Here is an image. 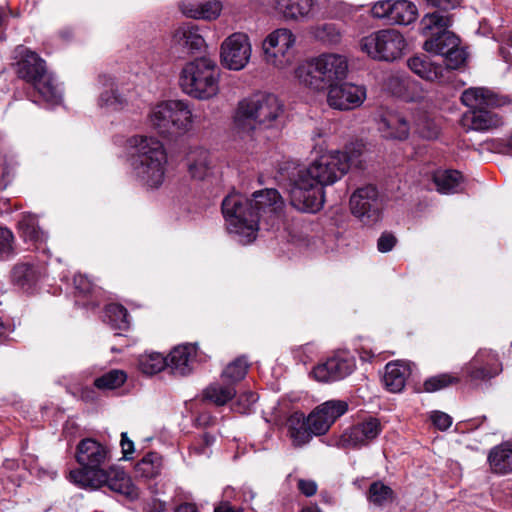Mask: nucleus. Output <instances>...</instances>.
<instances>
[{"label":"nucleus","instance_id":"2eb2a0df","mask_svg":"<svg viewBox=\"0 0 512 512\" xmlns=\"http://www.w3.org/2000/svg\"><path fill=\"white\" fill-rule=\"evenodd\" d=\"M251 53L249 36L243 32H235L225 38L220 46L221 64L229 70H242L249 63Z\"/></svg>","mask_w":512,"mask_h":512},{"label":"nucleus","instance_id":"338daca9","mask_svg":"<svg viewBox=\"0 0 512 512\" xmlns=\"http://www.w3.org/2000/svg\"><path fill=\"white\" fill-rule=\"evenodd\" d=\"M215 512H236L229 504L224 503L215 508Z\"/></svg>","mask_w":512,"mask_h":512},{"label":"nucleus","instance_id":"ea45409f","mask_svg":"<svg viewBox=\"0 0 512 512\" xmlns=\"http://www.w3.org/2000/svg\"><path fill=\"white\" fill-rule=\"evenodd\" d=\"M313 36L326 45H337L342 40V32L334 23H323L312 29Z\"/></svg>","mask_w":512,"mask_h":512},{"label":"nucleus","instance_id":"f704fd0d","mask_svg":"<svg viewBox=\"0 0 512 512\" xmlns=\"http://www.w3.org/2000/svg\"><path fill=\"white\" fill-rule=\"evenodd\" d=\"M74 286L79 295L88 298L84 306L95 308L100 304L102 289L94 284L86 275L78 274L74 277Z\"/></svg>","mask_w":512,"mask_h":512},{"label":"nucleus","instance_id":"5701e85b","mask_svg":"<svg viewBox=\"0 0 512 512\" xmlns=\"http://www.w3.org/2000/svg\"><path fill=\"white\" fill-rule=\"evenodd\" d=\"M178 8L187 18L214 21L221 15L223 4L219 0H210L198 4L189 1H181L178 4Z\"/></svg>","mask_w":512,"mask_h":512},{"label":"nucleus","instance_id":"20e7f679","mask_svg":"<svg viewBox=\"0 0 512 512\" xmlns=\"http://www.w3.org/2000/svg\"><path fill=\"white\" fill-rule=\"evenodd\" d=\"M128 163L134 181L147 191L162 187L168 169V155L155 137L135 135L126 142Z\"/></svg>","mask_w":512,"mask_h":512},{"label":"nucleus","instance_id":"412c9836","mask_svg":"<svg viewBox=\"0 0 512 512\" xmlns=\"http://www.w3.org/2000/svg\"><path fill=\"white\" fill-rule=\"evenodd\" d=\"M503 123L502 117L489 108L469 110L461 118V125L467 130L486 131Z\"/></svg>","mask_w":512,"mask_h":512},{"label":"nucleus","instance_id":"f8f14e48","mask_svg":"<svg viewBox=\"0 0 512 512\" xmlns=\"http://www.w3.org/2000/svg\"><path fill=\"white\" fill-rule=\"evenodd\" d=\"M296 37L287 28H278L269 33L262 43L264 61L276 69L283 70L292 65L295 58Z\"/></svg>","mask_w":512,"mask_h":512},{"label":"nucleus","instance_id":"09e8293b","mask_svg":"<svg viewBox=\"0 0 512 512\" xmlns=\"http://www.w3.org/2000/svg\"><path fill=\"white\" fill-rule=\"evenodd\" d=\"M14 241L15 237L13 232L7 227L0 226V258L8 259L14 255Z\"/></svg>","mask_w":512,"mask_h":512},{"label":"nucleus","instance_id":"1a4fd4ad","mask_svg":"<svg viewBox=\"0 0 512 512\" xmlns=\"http://www.w3.org/2000/svg\"><path fill=\"white\" fill-rule=\"evenodd\" d=\"M149 121L151 126L163 136L184 135L192 129L193 115L187 102L169 100L151 109Z\"/></svg>","mask_w":512,"mask_h":512},{"label":"nucleus","instance_id":"c03bdc74","mask_svg":"<svg viewBox=\"0 0 512 512\" xmlns=\"http://www.w3.org/2000/svg\"><path fill=\"white\" fill-rule=\"evenodd\" d=\"M393 490L380 481L373 482L368 491V499L371 503L381 506L393 500Z\"/></svg>","mask_w":512,"mask_h":512},{"label":"nucleus","instance_id":"0eeeda50","mask_svg":"<svg viewBox=\"0 0 512 512\" xmlns=\"http://www.w3.org/2000/svg\"><path fill=\"white\" fill-rule=\"evenodd\" d=\"M17 52L21 59L17 62V72L20 78L31 84L39 98L49 107L61 103V95L55 85V79L48 71L45 61L35 52L19 46Z\"/></svg>","mask_w":512,"mask_h":512},{"label":"nucleus","instance_id":"864d4df0","mask_svg":"<svg viewBox=\"0 0 512 512\" xmlns=\"http://www.w3.org/2000/svg\"><path fill=\"white\" fill-rule=\"evenodd\" d=\"M430 419L433 425L442 431L447 430L452 425V418L441 411L432 412Z\"/></svg>","mask_w":512,"mask_h":512},{"label":"nucleus","instance_id":"4468645a","mask_svg":"<svg viewBox=\"0 0 512 512\" xmlns=\"http://www.w3.org/2000/svg\"><path fill=\"white\" fill-rule=\"evenodd\" d=\"M370 15L389 24L407 26L416 21L418 9L410 0H379L371 5Z\"/></svg>","mask_w":512,"mask_h":512},{"label":"nucleus","instance_id":"6ab92c4d","mask_svg":"<svg viewBox=\"0 0 512 512\" xmlns=\"http://www.w3.org/2000/svg\"><path fill=\"white\" fill-rule=\"evenodd\" d=\"M462 371L471 382L491 378L499 372L497 354L492 350L480 349Z\"/></svg>","mask_w":512,"mask_h":512},{"label":"nucleus","instance_id":"de8ad7c7","mask_svg":"<svg viewBox=\"0 0 512 512\" xmlns=\"http://www.w3.org/2000/svg\"><path fill=\"white\" fill-rule=\"evenodd\" d=\"M305 421L308 429L313 433V435L325 434L332 425L327 419H325V416L320 415L315 410L309 414Z\"/></svg>","mask_w":512,"mask_h":512},{"label":"nucleus","instance_id":"aec40b11","mask_svg":"<svg viewBox=\"0 0 512 512\" xmlns=\"http://www.w3.org/2000/svg\"><path fill=\"white\" fill-rule=\"evenodd\" d=\"M184 163L189 176L195 180H204L213 169L210 152L201 146L190 147L185 155Z\"/></svg>","mask_w":512,"mask_h":512},{"label":"nucleus","instance_id":"774afa93","mask_svg":"<svg viewBox=\"0 0 512 512\" xmlns=\"http://www.w3.org/2000/svg\"><path fill=\"white\" fill-rule=\"evenodd\" d=\"M302 512H322L317 505H309L302 509Z\"/></svg>","mask_w":512,"mask_h":512},{"label":"nucleus","instance_id":"0e129e2a","mask_svg":"<svg viewBox=\"0 0 512 512\" xmlns=\"http://www.w3.org/2000/svg\"><path fill=\"white\" fill-rule=\"evenodd\" d=\"M12 331V326L9 323H4L2 317L0 316V342L5 340Z\"/></svg>","mask_w":512,"mask_h":512},{"label":"nucleus","instance_id":"2f4dec72","mask_svg":"<svg viewBox=\"0 0 512 512\" xmlns=\"http://www.w3.org/2000/svg\"><path fill=\"white\" fill-rule=\"evenodd\" d=\"M314 5L313 0H277V8L286 19H307Z\"/></svg>","mask_w":512,"mask_h":512},{"label":"nucleus","instance_id":"c85d7f7f","mask_svg":"<svg viewBox=\"0 0 512 512\" xmlns=\"http://www.w3.org/2000/svg\"><path fill=\"white\" fill-rule=\"evenodd\" d=\"M379 130L385 138L404 140L409 135L410 125L401 114L387 112L379 122Z\"/></svg>","mask_w":512,"mask_h":512},{"label":"nucleus","instance_id":"a18cd8bd","mask_svg":"<svg viewBox=\"0 0 512 512\" xmlns=\"http://www.w3.org/2000/svg\"><path fill=\"white\" fill-rule=\"evenodd\" d=\"M105 314L113 327L126 329L129 326L128 312L124 306L116 303L109 304L106 306Z\"/></svg>","mask_w":512,"mask_h":512},{"label":"nucleus","instance_id":"8fccbe9b","mask_svg":"<svg viewBox=\"0 0 512 512\" xmlns=\"http://www.w3.org/2000/svg\"><path fill=\"white\" fill-rule=\"evenodd\" d=\"M444 57L446 63V67L444 68L446 69L445 73H447L448 70L458 69L465 63L466 52L464 51L463 48L460 47L459 44L458 46H456V48L446 53Z\"/></svg>","mask_w":512,"mask_h":512},{"label":"nucleus","instance_id":"37998d69","mask_svg":"<svg viewBox=\"0 0 512 512\" xmlns=\"http://www.w3.org/2000/svg\"><path fill=\"white\" fill-rule=\"evenodd\" d=\"M247 369L248 363L246 359L244 357H239L227 365L223 370L221 377L223 380L234 386L235 383L241 381L245 377Z\"/></svg>","mask_w":512,"mask_h":512},{"label":"nucleus","instance_id":"393cba45","mask_svg":"<svg viewBox=\"0 0 512 512\" xmlns=\"http://www.w3.org/2000/svg\"><path fill=\"white\" fill-rule=\"evenodd\" d=\"M172 45L191 52L199 51L205 46V40L197 25L182 23L173 32Z\"/></svg>","mask_w":512,"mask_h":512},{"label":"nucleus","instance_id":"72a5a7b5","mask_svg":"<svg viewBox=\"0 0 512 512\" xmlns=\"http://www.w3.org/2000/svg\"><path fill=\"white\" fill-rule=\"evenodd\" d=\"M433 181L440 193H458L462 190L463 176L457 170H443L434 173Z\"/></svg>","mask_w":512,"mask_h":512},{"label":"nucleus","instance_id":"052dcab7","mask_svg":"<svg viewBox=\"0 0 512 512\" xmlns=\"http://www.w3.org/2000/svg\"><path fill=\"white\" fill-rule=\"evenodd\" d=\"M427 3L442 11H448L460 5L461 0H426Z\"/></svg>","mask_w":512,"mask_h":512},{"label":"nucleus","instance_id":"a19ab883","mask_svg":"<svg viewBox=\"0 0 512 512\" xmlns=\"http://www.w3.org/2000/svg\"><path fill=\"white\" fill-rule=\"evenodd\" d=\"M127 379V374L123 370L113 369L97 377L94 385L100 390H114L121 387Z\"/></svg>","mask_w":512,"mask_h":512},{"label":"nucleus","instance_id":"473e14b6","mask_svg":"<svg viewBox=\"0 0 512 512\" xmlns=\"http://www.w3.org/2000/svg\"><path fill=\"white\" fill-rule=\"evenodd\" d=\"M100 81L106 88L101 92L98 100V104L101 107H105L111 111L121 110L127 103L126 98L118 93L115 87L114 81L111 77L106 75L100 76Z\"/></svg>","mask_w":512,"mask_h":512},{"label":"nucleus","instance_id":"a878e982","mask_svg":"<svg viewBox=\"0 0 512 512\" xmlns=\"http://www.w3.org/2000/svg\"><path fill=\"white\" fill-rule=\"evenodd\" d=\"M461 101L471 110L499 107L504 103L494 92L483 87L466 89L461 95Z\"/></svg>","mask_w":512,"mask_h":512},{"label":"nucleus","instance_id":"ddd939ff","mask_svg":"<svg viewBox=\"0 0 512 512\" xmlns=\"http://www.w3.org/2000/svg\"><path fill=\"white\" fill-rule=\"evenodd\" d=\"M382 429L378 418L368 416L346 428L340 435L331 438L330 445L341 449L358 450L376 440Z\"/></svg>","mask_w":512,"mask_h":512},{"label":"nucleus","instance_id":"58836bf2","mask_svg":"<svg viewBox=\"0 0 512 512\" xmlns=\"http://www.w3.org/2000/svg\"><path fill=\"white\" fill-rule=\"evenodd\" d=\"M168 360L157 352L145 353L138 359L139 370L147 375H154L167 367Z\"/></svg>","mask_w":512,"mask_h":512},{"label":"nucleus","instance_id":"5fc2aeb1","mask_svg":"<svg viewBox=\"0 0 512 512\" xmlns=\"http://www.w3.org/2000/svg\"><path fill=\"white\" fill-rule=\"evenodd\" d=\"M215 442V437L208 433H204L197 443L191 447L192 451L198 455L207 454V449Z\"/></svg>","mask_w":512,"mask_h":512},{"label":"nucleus","instance_id":"39448f33","mask_svg":"<svg viewBox=\"0 0 512 512\" xmlns=\"http://www.w3.org/2000/svg\"><path fill=\"white\" fill-rule=\"evenodd\" d=\"M284 115V104L274 94L257 93L239 101L235 114V128L251 134L256 129L278 128Z\"/></svg>","mask_w":512,"mask_h":512},{"label":"nucleus","instance_id":"9b49d317","mask_svg":"<svg viewBox=\"0 0 512 512\" xmlns=\"http://www.w3.org/2000/svg\"><path fill=\"white\" fill-rule=\"evenodd\" d=\"M421 24L423 34L431 36L424 42L425 51L444 56L460 44L459 38L447 30L452 25L449 14L428 13L423 17Z\"/></svg>","mask_w":512,"mask_h":512},{"label":"nucleus","instance_id":"f257e3e1","mask_svg":"<svg viewBox=\"0 0 512 512\" xmlns=\"http://www.w3.org/2000/svg\"><path fill=\"white\" fill-rule=\"evenodd\" d=\"M353 162V156L338 150L318 156L307 167L298 170L291 180V204L300 211H319L325 201L324 188L339 181L349 171Z\"/></svg>","mask_w":512,"mask_h":512},{"label":"nucleus","instance_id":"f03ea898","mask_svg":"<svg viewBox=\"0 0 512 512\" xmlns=\"http://www.w3.org/2000/svg\"><path fill=\"white\" fill-rule=\"evenodd\" d=\"M75 459L79 468L71 470L69 478L76 486L92 490L107 487L129 500L139 497L138 488L121 467H104L110 459V452L98 441L92 438L82 439L76 446Z\"/></svg>","mask_w":512,"mask_h":512},{"label":"nucleus","instance_id":"b1692460","mask_svg":"<svg viewBox=\"0 0 512 512\" xmlns=\"http://www.w3.org/2000/svg\"><path fill=\"white\" fill-rule=\"evenodd\" d=\"M17 231L24 242L39 248L47 240V233L40 227L38 216L31 212L21 214L17 222Z\"/></svg>","mask_w":512,"mask_h":512},{"label":"nucleus","instance_id":"e433bc0d","mask_svg":"<svg viewBox=\"0 0 512 512\" xmlns=\"http://www.w3.org/2000/svg\"><path fill=\"white\" fill-rule=\"evenodd\" d=\"M289 435L294 446L301 447L311 440L313 433L308 429L302 415H299L289 419Z\"/></svg>","mask_w":512,"mask_h":512},{"label":"nucleus","instance_id":"a211bd4d","mask_svg":"<svg viewBox=\"0 0 512 512\" xmlns=\"http://www.w3.org/2000/svg\"><path fill=\"white\" fill-rule=\"evenodd\" d=\"M366 99V89L352 83L336 82L328 88L327 103L337 110L347 111L355 109Z\"/></svg>","mask_w":512,"mask_h":512},{"label":"nucleus","instance_id":"9d476101","mask_svg":"<svg viewBox=\"0 0 512 512\" xmlns=\"http://www.w3.org/2000/svg\"><path fill=\"white\" fill-rule=\"evenodd\" d=\"M359 47L374 60L393 62L405 54L407 41L399 30L386 28L362 37Z\"/></svg>","mask_w":512,"mask_h":512},{"label":"nucleus","instance_id":"49530a36","mask_svg":"<svg viewBox=\"0 0 512 512\" xmlns=\"http://www.w3.org/2000/svg\"><path fill=\"white\" fill-rule=\"evenodd\" d=\"M460 378L452 374L443 373L432 376L424 381L423 388L426 392L433 393L451 385L459 383Z\"/></svg>","mask_w":512,"mask_h":512},{"label":"nucleus","instance_id":"4be33fe9","mask_svg":"<svg viewBox=\"0 0 512 512\" xmlns=\"http://www.w3.org/2000/svg\"><path fill=\"white\" fill-rule=\"evenodd\" d=\"M44 268L38 264L22 262L16 264L11 271L14 285L24 292H32L37 283L44 276Z\"/></svg>","mask_w":512,"mask_h":512},{"label":"nucleus","instance_id":"7ed1b4c3","mask_svg":"<svg viewBox=\"0 0 512 512\" xmlns=\"http://www.w3.org/2000/svg\"><path fill=\"white\" fill-rule=\"evenodd\" d=\"M284 202L276 189H264L253 193L251 200L238 193H231L222 202V212L228 229L246 244L256 238L260 225L273 228L281 219Z\"/></svg>","mask_w":512,"mask_h":512},{"label":"nucleus","instance_id":"69168bd1","mask_svg":"<svg viewBox=\"0 0 512 512\" xmlns=\"http://www.w3.org/2000/svg\"><path fill=\"white\" fill-rule=\"evenodd\" d=\"M176 512H198V509L193 503H182L176 508Z\"/></svg>","mask_w":512,"mask_h":512},{"label":"nucleus","instance_id":"423d86ee","mask_svg":"<svg viewBox=\"0 0 512 512\" xmlns=\"http://www.w3.org/2000/svg\"><path fill=\"white\" fill-rule=\"evenodd\" d=\"M347 73L348 60L337 53H323L295 69L299 83L314 91H324L336 82L343 81Z\"/></svg>","mask_w":512,"mask_h":512},{"label":"nucleus","instance_id":"dca6fc26","mask_svg":"<svg viewBox=\"0 0 512 512\" xmlns=\"http://www.w3.org/2000/svg\"><path fill=\"white\" fill-rule=\"evenodd\" d=\"M381 208L379 192L373 185L356 189L350 197L352 214L365 224L376 222L379 219Z\"/></svg>","mask_w":512,"mask_h":512},{"label":"nucleus","instance_id":"603ef678","mask_svg":"<svg viewBox=\"0 0 512 512\" xmlns=\"http://www.w3.org/2000/svg\"><path fill=\"white\" fill-rule=\"evenodd\" d=\"M416 131L425 139H435L439 135V128L437 124L428 118H425L417 124Z\"/></svg>","mask_w":512,"mask_h":512},{"label":"nucleus","instance_id":"bb28decb","mask_svg":"<svg viewBox=\"0 0 512 512\" xmlns=\"http://www.w3.org/2000/svg\"><path fill=\"white\" fill-rule=\"evenodd\" d=\"M196 356V347L193 344L176 346L168 355L167 368L174 374L187 375L191 372V363Z\"/></svg>","mask_w":512,"mask_h":512},{"label":"nucleus","instance_id":"6e6552de","mask_svg":"<svg viewBox=\"0 0 512 512\" xmlns=\"http://www.w3.org/2000/svg\"><path fill=\"white\" fill-rule=\"evenodd\" d=\"M179 85L184 93L200 100H207L219 92L217 64L208 57L187 62L181 69Z\"/></svg>","mask_w":512,"mask_h":512},{"label":"nucleus","instance_id":"c9c22d12","mask_svg":"<svg viewBox=\"0 0 512 512\" xmlns=\"http://www.w3.org/2000/svg\"><path fill=\"white\" fill-rule=\"evenodd\" d=\"M204 398L217 406H223L236 395L235 387L229 383L218 382L210 384L203 392Z\"/></svg>","mask_w":512,"mask_h":512},{"label":"nucleus","instance_id":"bf43d9fd","mask_svg":"<svg viewBox=\"0 0 512 512\" xmlns=\"http://www.w3.org/2000/svg\"><path fill=\"white\" fill-rule=\"evenodd\" d=\"M16 163L13 161L4 160L3 167L1 169V178L5 182V185L11 182L15 175Z\"/></svg>","mask_w":512,"mask_h":512},{"label":"nucleus","instance_id":"680f3d73","mask_svg":"<svg viewBox=\"0 0 512 512\" xmlns=\"http://www.w3.org/2000/svg\"><path fill=\"white\" fill-rule=\"evenodd\" d=\"M121 449L125 459H129L134 452V443L127 437V433H121Z\"/></svg>","mask_w":512,"mask_h":512},{"label":"nucleus","instance_id":"79ce46f5","mask_svg":"<svg viewBox=\"0 0 512 512\" xmlns=\"http://www.w3.org/2000/svg\"><path fill=\"white\" fill-rule=\"evenodd\" d=\"M348 410V404L343 400H329L319 405L315 411L325 416L330 424H333L339 417Z\"/></svg>","mask_w":512,"mask_h":512},{"label":"nucleus","instance_id":"e2e57ef3","mask_svg":"<svg viewBox=\"0 0 512 512\" xmlns=\"http://www.w3.org/2000/svg\"><path fill=\"white\" fill-rule=\"evenodd\" d=\"M492 148L499 153H510L512 151V135L505 141H495Z\"/></svg>","mask_w":512,"mask_h":512},{"label":"nucleus","instance_id":"cd10ccee","mask_svg":"<svg viewBox=\"0 0 512 512\" xmlns=\"http://www.w3.org/2000/svg\"><path fill=\"white\" fill-rule=\"evenodd\" d=\"M407 64L411 71L427 81L444 82L446 79L443 65L432 62L426 56H414Z\"/></svg>","mask_w":512,"mask_h":512},{"label":"nucleus","instance_id":"4c0bfd02","mask_svg":"<svg viewBox=\"0 0 512 512\" xmlns=\"http://www.w3.org/2000/svg\"><path fill=\"white\" fill-rule=\"evenodd\" d=\"M162 469V457L155 452H149L135 466L136 473L144 478L158 476Z\"/></svg>","mask_w":512,"mask_h":512},{"label":"nucleus","instance_id":"4d7b16f0","mask_svg":"<svg viewBox=\"0 0 512 512\" xmlns=\"http://www.w3.org/2000/svg\"><path fill=\"white\" fill-rule=\"evenodd\" d=\"M297 488L304 496L311 497L316 494L318 486L314 480L300 478L297 480Z\"/></svg>","mask_w":512,"mask_h":512},{"label":"nucleus","instance_id":"13d9d810","mask_svg":"<svg viewBox=\"0 0 512 512\" xmlns=\"http://www.w3.org/2000/svg\"><path fill=\"white\" fill-rule=\"evenodd\" d=\"M364 145L362 143H355L351 144L350 146L346 147L345 151H340L341 153H345L347 155H351L354 157L355 162L351 163V166H360L361 164V156L363 153Z\"/></svg>","mask_w":512,"mask_h":512},{"label":"nucleus","instance_id":"3c124183","mask_svg":"<svg viewBox=\"0 0 512 512\" xmlns=\"http://www.w3.org/2000/svg\"><path fill=\"white\" fill-rule=\"evenodd\" d=\"M258 396L254 392L248 391L239 395L235 403V411L241 414L249 413Z\"/></svg>","mask_w":512,"mask_h":512},{"label":"nucleus","instance_id":"6e6d98bb","mask_svg":"<svg viewBox=\"0 0 512 512\" xmlns=\"http://www.w3.org/2000/svg\"><path fill=\"white\" fill-rule=\"evenodd\" d=\"M397 243L396 237L389 232H384L377 241V248L381 253L391 251Z\"/></svg>","mask_w":512,"mask_h":512},{"label":"nucleus","instance_id":"7c9ffc66","mask_svg":"<svg viewBox=\"0 0 512 512\" xmlns=\"http://www.w3.org/2000/svg\"><path fill=\"white\" fill-rule=\"evenodd\" d=\"M488 461L493 472L507 474L512 472V444L503 443L494 447L489 455Z\"/></svg>","mask_w":512,"mask_h":512},{"label":"nucleus","instance_id":"c756f323","mask_svg":"<svg viewBox=\"0 0 512 512\" xmlns=\"http://www.w3.org/2000/svg\"><path fill=\"white\" fill-rule=\"evenodd\" d=\"M409 375L410 370L405 363L401 361L390 362L385 367L383 382L389 391L397 393L402 391Z\"/></svg>","mask_w":512,"mask_h":512},{"label":"nucleus","instance_id":"f3484780","mask_svg":"<svg viewBox=\"0 0 512 512\" xmlns=\"http://www.w3.org/2000/svg\"><path fill=\"white\" fill-rule=\"evenodd\" d=\"M355 369V360L347 352L341 351L319 363L312 370V375L319 382H334L349 376Z\"/></svg>","mask_w":512,"mask_h":512}]
</instances>
